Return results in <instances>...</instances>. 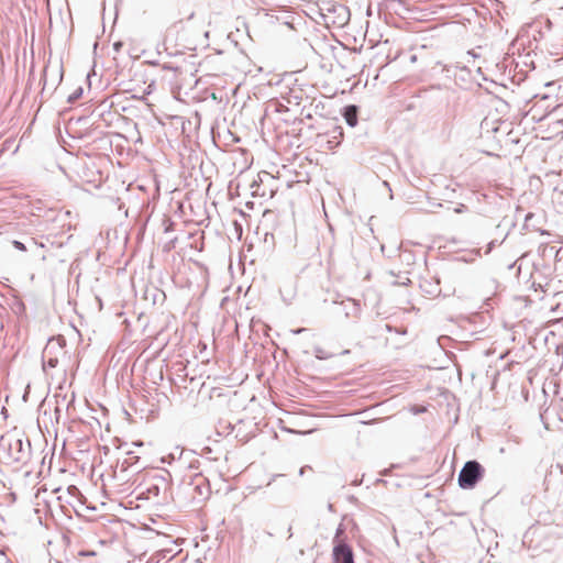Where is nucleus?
Wrapping results in <instances>:
<instances>
[{"instance_id":"nucleus-23","label":"nucleus","mask_w":563,"mask_h":563,"mask_svg":"<svg viewBox=\"0 0 563 563\" xmlns=\"http://www.w3.org/2000/svg\"><path fill=\"white\" fill-rule=\"evenodd\" d=\"M194 18V12H191L188 16V19H192Z\"/></svg>"},{"instance_id":"nucleus-18","label":"nucleus","mask_w":563,"mask_h":563,"mask_svg":"<svg viewBox=\"0 0 563 563\" xmlns=\"http://www.w3.org/2000/svg\"><path fill=\"white\" fill-rule=\"evenodd\" d=\"M303 331H306V329H305V328H299V329H297V330H294V333H295V334H299V333H301V332H303Z\"/></svg>"},{"instance_id":"nucleus-6","label":"nucleus","mask_w":563,"mask_h":563,"mask_svg":"<svg viewBox=\"0 0 563 563\" xmlns=\"http://www.w3.org/2000/svg\"><path fill=\"white\" fill-rule=\"evenodd\" d=\"M341 306L343 307V311L346 318H357L361 313V306L358 301L354 299L347 298L345 300H342Z\"/></svg>"},{"instance_id":"nucleus-14","label":"nucleus","mask_w":563,"mask_h":563,"mask_svg":"<svg viewBox=\"0 0 563 563\" xmlns=\"http://www.w3.org/2000/svg\"><path fill=\"white\" fill-rule=\"evenodd\" d=\"M505 241V238L501 240V241H497V240H493L488 243L487 245V250H486V253H490L492 250L496 246V245H499L501 244L503 242Z\"/></svg>"},{"instance_id":"nucleus-7","label":"nucleus","mask_w":563,"mask_h":563,"mask_svg":"<svg viewBox=\"0 0 563 563\" xmlns=\"http://www.w3.org/2000/svg\"><path fill=\"white\" fill-rule=\"evenodd\" d=\"M331 139L328 140V148L332 150L336 147L343 137V131L341 126H334L333 130L330 132Z\"/></svg>"},{"instance_id":"nucleus-1","label":"nucleus","mask_w":563,"mask_h":563,"mask_svg":"<svg viewBox=\"0 0 563 563\" xmlns=\"http://www.w3.org/2000/svg\"><path fill=\"white\" fill-rule=\"evenodd\" d=\"M170 478V473L165 470L147 474L142 495L148 500L158 499V501L166 503L169 498Z\"/></svg>"},{"instance_id":"nucleus-3","label":"nucleus","mask_w":563,"mask_h":563,"mask_svg":"<svg viewBox=\"0 0 563 563\" xmlns=\"http://www.w3.org/2000/svg\"><path fill=\"white\" fill-rule=\"evenodd\" d=\"M484 475V467L475 460L467 461L459 473L461 488H473Z\"/></svg>"},{"instance_id":"nucleus-19","label":"nucleus","mask_w":563,"mask_h":563,"mask_svg":"<svg viewBox=\"0 0 563 563\" xmlns=\"http://www.w3.org/2000/svg\"><path fill=\"white\" fill-rule=\"evenodd\" d=\"M121 45H122L121 43H114L113 47H114L115 51H119Z\"/></svg>"},{"instance_id":"nucleus-17","label":"nucleus","mask_w":563,"mask_h":563,"mask_svg":"<svg viewBox=\"0 0 563 563\" xmlns=\"http://www.w3.org/2000/svg\"><path fill=\"white\" fill-rule=\"evenodd\" d=\"M466 210V207L463 203H460L455 209L454 212L462 213Z\"/></svg>"},{"instance_id":"nucleus-12","label":"nucleus","mask_w":563,"mask_h":563,"mask_svg":"<svg viewBox=\"0 0 563 563\" xmlns=\"http://www.w3.org/2000/svg\"><path fill=\"white\" fill-rule=\"evenodd\" d=\"M139 460L137 456H133L131 459H125L123 462H122V468L123 470H126L128 467L132 466L134 464V462H136Z\"/></svg>"},{"instance_id":"nucleus-11","label":"nucleus","mask_w":563,"mask_h":563,"mask_svg":"<svg viewBox=\"0 0 563 563\" xmlns=\"http://www.w3.org/2000/svg\"><path fill=\"white\" fill-rule=\"evenodd\" d=\"M220 428L222 429L219 431L220 434H230L233 431V427L230 422H220Z\"/></svg>"},{"instance_id":"nucleus-5","label":"nucleus","mask_w":563,"mask_h":563,"mask_svg":"<svg viewBox=\"0 0 563 563\" xmlns=\"http://www.w3.org/2000/svg\"><path fill=\"white\" fill-rule=\"evenodd\" d=\"M54 343H47L43 350L42 358H43V369L55 368L58 364V355H52V350L54 347Z\"/></svg>"},{"instance_id":"nucleus-21","label":"nucleus","mask_w":563,"mask_h":563,"mask_svg":"<svg viewBox=\"0 0 563 563\" xmlns=\"http://www.w3.org/2000/svg\"><path fill=\"white\" fill-rule=\"evenodd\" d=\"M361 483H362V479H355V481L353 482V485L357 486V485H360Z\"/></svg>"},{"instance_id":"nucleus-10","label":"nucleus","mask_w":563,"mask_h":563,"mask_svg":"<svg viewBox=\"0 0 563 563\" xmlns=\"http://www.w3.org/2000/svg\"><path fill=\"white\" fill-rule=\"evenodd\" d=\"M313 354L318 360H329L333 356L332 353H330L329 351L324 350L321 346H314Z\"/></svg>"},{"instance_id":"nucleus-20","label":"nucleus","mask_w":563,"mask_h":563,"mask_svg":"<svg viewBox=\"0 0 563 563\" xmlns=\"http://www.w3.org/2000/svg\"><path fill=\"white\" fill-rule=\"evenodd\" d=\"M280 475H273L272 479L268 482L267 485H271L273 481H275L277 477H279Z\"/></svg>"},{"instance_id":"nucleus-15","label":"nucleus","mask_w":563,"mask_h":563,"mask_svg":"<svg viewBox=\"0 0 563 563\" xmlns=\"http://www.w3.org/2000/svg\"><path fill=\"white\" fill-rule=\"evenodd\" d=\"M13 246L19 251H26V246L20 241H13Z\"/></svg>"},{"instance_id":"nucleus-22","label":"nucleus","mask_w":563,"mask_h":563,"mask_svg":"<svg viewBox=\"0 0 563 563\" xmlns=\"http://www.w3.org/2000/svg\"><path fill=\"white\" fill-rule=\"evenodd\" d=\"M531 217H532V214H531V213L527 214V216H526V221H528Z\"/></svg>"},{"instance_id":"nucleus-8","label":"nucleus","mask_w":563,"mask_h":563,"mask_svg":"<svg viewBox=\"0 0 563 563\" xmlns=\"http://www.w3.org/2000/svg\"><path fill=\"white\" fill-rule=\"evenodd\" d=\"M343 115L351 128H354L357 124V109L355 106L346 107Z\"/></svg>"},{"instance_id":"nucleus-9","label":"nucleus","mask_w":563,"mask_h":563,"mask_svg":"<svg viewBox=\"0 0 563 563\" xmlns=\"http://www.w3.org/2000/svg\"><path fill=\"white\" fill-rule=\"evenodd\" d=\"M47 343H54L56 345H54L53 350H52V355H60L64 353L63 351V347H64V344H65V340L62 338V336H58V338H52L48 340Z\"/></svg>"},{"instance_id":"nucleus-4","label":"nucleus","mask_w":563,"mask_h":563,"mask_svg":"<svg viewBox=\"0 0 563 563\" xmlns=\"http://www.w3.org/2000/svg\"><path fill=\"white\" fill-rule=\"evenodd\" d=\"M332 558L334 563H354V554L352 548L343 541L334 544Z\"/></svg>"},{"instance_id":"nucleus-2","label":"nucleus","mask_w":563,"mask_h":563,"mask_svg":"<svg viewBox=\"0 0 563 563\" xmlns=\"http://www.w3.org/2000/svg\"><path fill=\"white\" fill-rule=\"evenodd\" d=\"M10 504L0 509V533L3 536L15 534L21 526V511L12 504L15 501V494L8 495Z\"/></svg>"},{"instance_id":"nucleus-16","label":"nucleus","mask_w":563,"mask_h":563,"mask_svg":"<svg viewBox=\"0 0 563 563\" xmlns=\"http://www.w3.org/2000/svg\"><path fill=\"white\" fill-rule=\"evenodd\" d=\"M341 533H343V529H342V526H339V528L336 529V532H335L334 540H333L335 544L339 542L338 539Z\"/></svg>"},{"instance_id":"nucleus-13","label":"nucleus","mask_w":563,"mask_h":563,"mask_svg":"<svg viewBox=\"0 0 563 563\" xmlns=\"http://www.w3.org/2000/svg\"><path fill=\"white\" fill-rule=\"evenodd\" d=\"M82 95V89L81 88H78L75 92H73L69 97H68V102H74L75 100H77L80 96Z\"/></svg>"}]
</instances>
